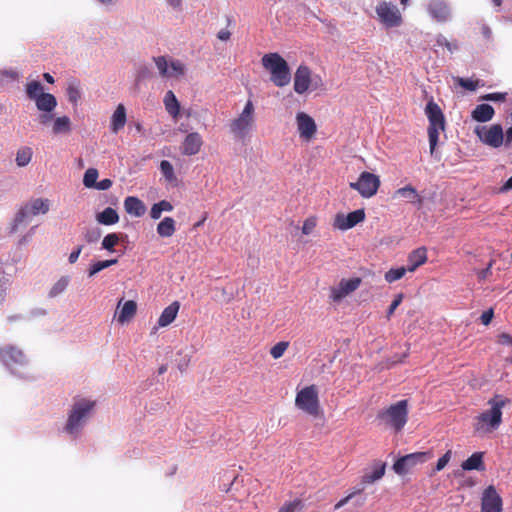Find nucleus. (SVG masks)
Listing matches in <instances>:
<instances>
[{"instance_id":"4d7b16f0","label":"nucleus","mask_w":512,"mask_h":512,"mask_svg":"<svg viewBox=\"0 0 512 512\" xmlns=\"http://www.w3.org/2000/svg\"><path fill=\"white\" fill-rule=\"evenodd\" d=\"M493 316H494V311L492 308H490L481 314L480 320L483 325L488 326L491 323Z\"/></svg>"},{"instance_id":"1a4fd4ad","label":"nucleus","mask_w":512,"mask_h":512,"mask_svg":"<svg viewBox=\"0 0 512 512\" xmlns=\"http://www.w3.org/2000/svg\"><path fill=\"white\" fill-rule=\"evenodd\" d=\"M376 13L380 22L387 28L398 27L402 24V16L399 9L386 1L379 2Z\"/></svg>"},{"instance_id":"13d9d810","label":"nucleus","mask_w":512,"mask_h":512,"mask_svg":"<svg viewBox=\"0 0 512 512\" xmlns=\"http://www.w3.org/2000/svg\"><path fill=\"white\" fill-rule=\"evenodd\" d=\"M163 213V210L162 208L160 207V204L159 202L155 203L152 205L151 209H150V217L153 219V220H157L161 217Z\"/></svg>"},{"instance_id":"69168bd1","label":"nucleus","mask_w":512,"mask_h":512,"mask_svg":"<svg viewBox=\"0 0 512 512\" xmlns=\"http://www.w3.org/2000/svg\"><path fill=\"white\" fill-rule=\"evenodd\" d=\"M159 204L163 212H171L173 210V205L167 200H161Z\"/></svg>"},{"instance_id":"5fc2aeb1","label":"nucleus","mask_w":512,"mask_h":512,"mask_svg":"<svg viewBox=\"0 0 512 512\" xmlns=\"http://www.w3.org/2000/svg\"><path fill=\"white\" fill-rule=\"evenodd\" d=\"M496 341L499 345L509 346V347L512 346V336L509 333H505V332L500 333L497 336Z\"/></svg>"},{"instance_id":"6ab92c4d","label":"nucleus","mask_w":512,"mask_h":512,"mask_svg":"<svg viewBox=\"0 0 512 512\" xmlns=\"http://www.w3.org/2000/svg\"><path fill=\"white\" fill-rule=\"evenodd\" d=\"M203 145L202 136L198 132L189 133L181 145L183 155L192 156L200 152Z\"/></svg>"},{"instance_id":"9d476101","label":"nucleus","mask_w":512,"mask_h":512,"mask_svg":"<svg viewBox=\"0 0 512 512\" xmlns=\"http://www.w3.org/2000/svg\"><path fill=\"white\" fill-rule=\"evenodd\" d=\"M49 211V200L37 198L31 201V203L24 205L17 212L14 219L13 231L17 229V226L21 224L28 216L38 215L40 213L46 214Z\"/></svg>"},{"instance_id":"338daca9","label":"nucleus","mask_w":512,"mask_h":512,"mask_svg":"<svg viewBox=\"0 0 512 512\" xmlns=\"http://www.w3.org/2000/svg\"><path fill=\"white\" fill-rule=\"evenodd\" d=\"M512 189V176L503 184V186L499 189V192L506 193Z\"/></svg>"},{"instance_id":"49530a36","label":"nucleus","mask_w":512,"mask_h":512,"mask_svg":"<svg viewBox=\"0 0 512 512\" xmlns=\"http://www.w3.org/2000/svg\"><path fill=\"white\" fill-rule=\"evenodd\" d=\"M303 503L300 499H295L291 502L285 503L278 512H295L301 510Z\"/></svg>"},{"instance_id":"a19ab883","label":"nucleus","mask_w":512,"mask_h":512,"mask_svg":"<svg viewBox=\"0 0 512 512\" xmlns=\"http://www.w3.org/2000/svg\"><path fill=\"white\" fill-rule=\"evenodd\" d=\"M98 178V171L95 168H89L86 170L83 177V184L87 188H92L96 186Z\"/></svg>"},{"instance_id":"bf43d9fd","label":"nucleus","mask_w":512,"mask_h":512,"mask_svg":"<svg viewBox=\"0 0 512 512\" xmlns=\"http://www.w3.org/2000/svg\"><path fill=\"white\" fill-rule=\"evenodd\" d=\"M437 43L440 46H445L451 52L458 48V45L456 43H451L444 37L438 38Z\"/></svg>"},{"instance_id":"2f4dec72","label":"nucleus","mask_w":512,"mask_h":512,"mask_svg":"<svg viewBox=\"0 0 512 512\" xmlns=\"http://www.w3.org/2000/svg\"><path fill=\"white\" fill-rule=\"evenodd\" d=\"M164 105L167 112L173 117L177 118L180 113V104L172 91H168L164 98Z\"/></svg>"},{"instance_id":"aec40b11","label":"nucleus","mask_w":512,"mask_h":512,"mask_svg":"<svg viewBox=\"0 0 512 512\" xmlns=\"http://www.w3.org/2000/svg\"><path fill=\"white\" fill-rule=\"evenodd\" d=\"M122 299L118 302L117 305V321L120 324L128 323L137 312V304L133 300L126 301L122 307L121 306Z\"/></svg>"},{"instance_id":"a18cd8bd","label":"nucleus","mask_w":512,"mask_h":512,"mask_svg":"<svg viewBox=\"0 0 512 512\" xmlns=\"http://www.w3.org/2000/svg\"><path fill=\"white\" fill-rule=\"evenodd\" d=\"M170 68L171 71H169L168 77H180L185 73V65L179 60L172 61Z\"/></svg>"},{"instance_id":"58836bf2","label":"nucleus","mask_w":512,"mask_h":512,"mask_svg":"<svg viewBox=\"0 0 512 512\" xmlns=\"http://www.w3.org/2000/svg\"><path fill=\"white\" fill-rule=\"evenodd\" d=\"M117 263V259L103 260L97 261L93 263L89 269V276L92 277L98 272L102 271L105 268H108Z\"/></svg>"},{"instance_id":"603ef678","label":"nucleus","mask_w":512,"mask_h":512,"mask_svg":"<svg viewBox=\"0 0 512 512\" xmlns=\"http://www.w3.org/2000/svg\"><path fill=\"white\" fill-rule=\"evenodd\" d=\"M84 237L88 243L97 242L101 237V231L98 228L89 229Z\"/></svg>"},{"instance_id":"4be33fe9","label":"nucleus","mask_w":512,"mask_h":512,"mask_svg":"<svg viewBox=\"0 0 512 512\" xmlns=\"http://www.w3.org/2000/svg\"><path fill=\"white\" fill-rule=\"evenodd\" d=\"M386 470V463L382 461H375L372 465V471H366L361 478V482L363 484H372L378 480H380Z\"/></svg>"},{"instance_id":"dca6fc26","label":"nucleus","mask_w":512,"mask_h":512,"mask_svg":"<svg viewBox=\"0 0 512 512\" xmlns=\"http://www.w3.org/2000/svg\"><path fill=\"white\" fill-rule=\"evenodd\" d=\"M296 124L299 135L302 139L311 140L317 131V126L314 119L305 112H298L296 114Z\"/></svg>"},{"instance_id":"f8f14e48","label":"nucleus","mask_w":512,"mask_h":512,"mask_svg":"<svg viewBox=\"0 0 512 512\" xmlns=\"http://www.w3.org/2000/svg\"><path fill=\"white\" fill-rule=\"evenodd\" d=\"M475 133L483 143L491 147L498 148L503 144L504 134L499 124H494L489 128L477 127Z\"/></svg>"},{"instance_id":"680f3d73","label":"nucleus","mask_w":512,"mask_h":512,"mask_svg":"<svg viewBox=\"0 0 512 512\" xmlns=\"http://www.w3.org/2000/svg\"><path fill=\"white\" fill-rule=\"evenodd\" d=\"M81 251H82V246H78L74 251H72L70 253L69 262L71 264L75 263L78 260Z\"/></svg>"},{"instance_id":"4468645a","label":"nucleus","mask_w":512,"mask_h":512,"mask_svg":"<svg viewBox=\"0 0 512 512\" xmlns=\"http://www.w3.org/2000/svg\"><path fill=\"white\" fill-rule=\"evenodd\" d=\"M365 219V211L364 209H358L348 213L347 215L343 213H338L335 215L333 221V227L342 231H346L355 227L357 224L363 222Z\"/></svg>"},{"instance_id":"39448f33","label":"nucleus","mask_w":512,"mask_h":512,"mask_svg":"<svg viewBox=\"0 0 512 512\" xmlns=\"http://www.w3.org/2000/svg\"><path fill=\"white\" fill-rule=\"evenodd\" d=\"M95 407V401L85 398L76 399L72 405L69 413L65 430L69 434L76 433L81 425L89 417L90 413Z\"/></svg>"},{"instance_id":"c85d7f7f","label":"nucleus","mask_w":512,"mask_h":512,"mask_svg":"<svg viewBox=\"0 0 512 512\" xmlns=\"http://www.w3.org/2000/svg\"><path fill=\"white\" fill-rule=\"evenodd\" d=\"M461 467L463 470L471 471L478 470L484 471L485 465L483 461V452H475L465 461L462 462Z\"/></svg>"},{"instance_id":"2eb2a0df","label":"nucleus","mask_w":512,"mask_h":512,"mask_svg":"<svg viewBox=\"0 0 512 512\" xmlns=\"http://www.w3.org/2000/svg\"><path fill=\"white\" fill-rule=\"evenodd\" d=\"M362 283V279L359 277L351 279H342L337 287H332L330 290V298L333 302H340L350 293L354 292L359 288Z\"/></svg>"},{"instance_id":"ea45409f","label":"nucleus","mask_w":512,"mask_h":512,"mask_svg":"<svg viewBox=\"0 0 512 512\" xmlns=\"http://www.w3.org/2000/svg\"><path fill=\"white\" fill-rule=\"evenodd\" d=\"M456 83L461 86L462 88L469 90V91H475L479 86H483L484 84L481 83L480 80H472L468 78H462L458 77L456 78Z\"/></svg>"},{"instance_id":"412c9836","label":"nucleus","mask_w":512,"mask_h":512,"mask_svg":"<svg viewBox=\"0 0 512 512\" xmlns=\"http://www.w3.org/2000/svg\"><path fill=\"white\" fill-rule=\"evenodd\" d=\"M125 211L135 217H141L146 212V206L142 200L135 196H128L124 200Z\"/></svg>"},{"instance_id":"774afa93","label":"nucleus","mask_w":512,"mask_h":512,"mask_svg":"<svg viewBox=\"0 0 512 512\" xmlns=\"http://www.w3.org/2000/svg\"><path fill=\"white\" fill-rule=\"evenodd\" d=\"M505 136L506 142L510 143L512 141V126L507 129Z\"/></svg>"},{"instance_id":"f03ea898","label":"nucleus","mask_w":512,"mask_h":512,"mask_svg":"<svg viewBox=\"0 0 512 512\" xmlns=\"http://www.w3.org/2000/svg\"><path fill=\"white\" fill-rule=\"evenodd\" d=\"M263 67L270 72L271 81L277 87H284L291 81V72L286 60L278 53H267L262 59Z\"/></svg>"},{"instance_id":"4c0bfd02","label":"nucleus","mask_w":512,"mask_h":512,"mask_svg":"<svg viewBox=\"0 0 512 512\" xmlns=\"http://www.w3.org/2000/svg\"><path fill=\"white\" fill-rule=\"evenodd\" d=\"M160 171L168 182L176 181L173 165L168 160L161 161Z\"/></svg>"},{"instance_id":"f3484780","label":"nucleus","mask_w":512,"mask_h":512,"mask_svg":"<svg viewBox=\"0 0 512 512\" xmlns=\"http://www.w3.org/2000/svg\"><path fill=\"white\" fill-rule=\"evenodd\" d=\"M0 361L7 367L13 368L16 365L26 363L23 352L15 346L0 347Z\"/></svg>"},{"instance_id":"423d86ee","label":"nucleus","mask_w":512,"mask_h":512,"mask_svg":"<svg viewBox=\"0 0 512 512\" xmlns=\"http://www.w3.org/2000/svg\"><path fill=\"white\" fill-rule=\"evenodd\" d=\"M295 405L308 415L319 416L321 408L317 386L312 384L299 390L295 397Z\"/></svg>"},{"instance_id":"393cba45","label":"nucleus","mask_w":512,"mask_h":512,"mask_svg":"<svg viewBox=\"0 0 512 512\" xmlns=\"http://www.w3.org/2000/svg\"><path fill=\"white\" fill-rule=\"evenodd\" d=\"M494 108L489 104H479L471 112V117L477 122H488L494 117Z\"/></svg>"},{"instance_id":"8fccbe9b","label":"nucleus","mask_w":512,"mask_h":512,"mask_svg":"<svg viewBox=\"0 0 512 512\" xmlns=\"http://www.w3.org/2000/svg\"><path fill=\"white\" fill-rule=\"evenodd\" d=\"M507 93L505 92H494L488 93L481 96V100L484 101H493V102H504L506 100Z\"/></svg>"},{"instance_id":"6e6552de","label":"nucleus","mask_w":512,"mask_h":512,"mask_svg":"<svg viewBox=\"0 0 512 512\" xmlns=\"http://www.w3.org/2000/svg\"><path fill=\"white\" fill-rule=\"evenodd\" d=\"M380 184L381 181L379 176L371 172L364 171L359 175L356 182L349 183V187L356 190L363 198H370L377 193Z\"/></svg>"},{"instance_id":"6e6d98bb","label":"nucleus","mask_w":512,"mask_h":512,"mask_svg":"<svg viewBox=\"0 0 512 512\" xmlns=\"http://www.w3.org/2000/svg\"><path fill=\"white\" fill-rule=\"evenodd\" d=\"M362 492V489H359L357 491H354L352 493H350L349 495H347L346 497L342 498L340 501H338L335 506H334V509L335 510H338L340 509L341 507H343L345 504H347L356 494L358 493H361Z\"/></svg>"},{"instance_id":"37998d69","label":"nucleus","mask_w":512,"mask_h":512,"mask_svg":"<svg viewBox=\"0 0 512 512\" xmlns=\"http://www.w3.org/2000/svg\"><path fill=\"white\" fill-rule=\"evenodd\" d=\"M289 343L286 341H280L276 343L271 349L270 354L274 359H279L283 356L285 351L288 349Z\"/></svg>"},{"instance_id":"cd10ccee","label":"nucleus","mask_w":512,"mask_h":512,"mask_svg":"<svg viewBox=\"0 0 512 512\" xmlns=\"http://www.w3.org/2000/svg\"><path fill=\"white\" fill-rule=\"evenodd\" d=\"M35 104L38 110L42 112H52L57 106V100L54 95L44 93L35 98Z\"/></svg>"},{"instance_id":"20e7f679","label":"nucleus","mask_w":512,"mask_h":512,"mask_svg":"<svg viewBox=\"0 0 512 512\" xmlns=\"http://www.w3.org/2000/svg\"><path fill=\"white\" fill-rule=\"evenodd\" d=\"M425 114L428 118V137L430 153L433 154L439 140L440 131L445 130V117L437 103L430 100L425 107Z\"/></svg>"},{"instance_id":"72a5a7b5","label":"nucleus","mask_w":512,"mask_h":512,"mask_svg":"<svg viewBox=\"0 0 512 512\" xmlns=\"http://www.w3.org/2000/svg\"><path fill=\"white\" fill-rule=\"evenodd\" d=\"M71 130L69 117L62 116L54 120L52 131L54 134L68 133Z\"/></svg>"},{"instance_id":"a211bd4d","label":"nucleus","mask_w":512,"mask_h":512,"mask_svg":"<svg viewBox=\"0 0 512 512\" xmlns=\"http://www.w3.org/2000/svg\"><path fill=\"white\" fill-rule=\"evenodd\" d=\"M311 85V70L305 65H300L294 75V90L298 94H304Z\"/></svg>"},{"instance_id":"09e8293b","label":"nucleus","mask_w":512,"mask_h":512,"mask_svg":"<svg viewBox=\"0 0 512 512\" xmlns=\"http://www.w3.org/2000/svg\"><path fill=\"white\" fill-rule=\"evenodd\" d=\"M317 226V218L315 216H310L305 219L302 226V233L304 235H309L313 232L315 227Z\"/></svg>"},{"instance_id":"e2e57ef3","label":"nucleus","mask_w":512,"mask_h":512,"mask_svg":"<svg viewBox=\"0 0 512 512\" xmlns=\"http://www.w3.org/2000/svg\"><path fill=\"white\" fill-rule=\"evenodd\" d=\"M53 118L51 112H44L39 116V122L43 125H47Z\"/></svg>"},{"instance_id":"0e129e2a","label":"nucleus","mask_w":512,"mask_h":512,"mask_svg":"<svg viewBox=\"0 0 512 512\" xmlns=\"http://www.w3.org/2000/svg\"><path fill=\"white\" fill-rule=\"evenodd\" d=\"M231 37V33L227 29H222L217 33V38L221 41H227Z\"/></svg>"},{"instance_id":"0eeeda50","label":"nucleus","mask_w":512,"mask_h":512,"mask_svg":"<svg viewBox=\"0 0 512 512\" xmlns=\"http://www.w3.org/2000/svg\"><path fill=\"white\" fill-rule=\"evenodd\" d=\"M254 125V105L248 100L241 114L230 124L231 132L237 138H244Z\"/></svg>"},{"instance_id":"de8ad7c7","label":"nucleus","mask_w":512,"mask_h":512,"mask_svg":"<svg viewBox=\"0 0 512 512\" xmlns=\"http://www.w3.org/2000/svg\"><path fill=\"white\" fill-rule=\"evenodd\" d=\"M154 62L159 70V73L163 77H168V62L164 56H159L154 58Z\"/></svg>"},{"instance_id":"c03bdc74","label":"nucleus","mask_w":512,"mask_h":512,"mask_svg":"<svg viewBox=\"0 0 512 512\" xmlns=\"http://www.w3.org/2000/svg\"><path fill=\"white\" fill-rule=\"evenodd\" d=\"M68 286V279L62 277L59 279L49 291V297L53 298L61 294Z\"/></svg>"},{"instance_id":"864d4df0","label":"nucleus","mask_w":512,"mask_h":512,"mask_svg":"<svg viewBox=\"0 0 512 512\" xmlns=\"http://www.w3.org/2000/svg\"><path fill=\"white\" fill-rule=\"evenodd\" d=\"M451 454H452L451 450H448L442 457H440L437 461L434 471L438 472V471H441L442 469H444L445 466L450 461Z\"/></svg>"},{"instance_id":"b1692460","label":"nucleus","mask_w":512,"mask_h":512,"mask_svg":"<svg viewBox=\"0 0 512 512\" xmlns=\"http://www.w3.org/2000/svg\"><path fill=\"white\" fill-rule=\"evenodd\" d=\"M180 309V304L177 301L172 302L161 313L158 319L159 327H166L170 325L176 318Z\"/></svg>"},{"instance_id":"7c9ffc66","label":"nucleus","mask_w":512,"mask_h":512,"mask_svg":"<svg viewBox=\"0 0 512 512\" xmlns=\"http://www.w3.org/2000/svg\"><path fill=\"white\" fill-rule=\"evenodd\" d=\"M96 220L103 225H114L119 221V215L115 209L107 207L96 215Z\"/></svg>"},{"instance_id":"5701e85b","label":"nucleus","mask_w":512,"mask_h":512,"mask_svg":"<svg viewBox=\"0 0 512 512\" xmlns=\"http://www.w3.org/2000/svg\"><path fill=\"white\" fill-rule=\"evenodd\" d=\"M427 261V249L425 247H419L413 250L408 255V271L414 272L418 267L425 264Z\"/></svg>"},{"instance_id":"f704fd0d","label":"nucleus","mask_w":512,"mask_h":512,"mask_svg":"<svg viewBox=\"0 0 512 512\" xmlns=\"http://www.w3.org/2000/svg\"><path fill=\"white\" fill-rule=\"evenodd\" d=\"M66 93H67L69 102L76 105L81 98L79 82H77V81L70 82L67 87Z\"/></svg>"},{"instance_id":"7ed1b4c3","label":"nucleus","mask_w":512,"mask_h":512,"mask_svg":"<svg viewBox=\"0 0 512 512\" xmlns=\"http://www.w3.org/2000/svg\"><path fill=\"white\" fill-rule=\"evenodd\" d=\"M377 419L395 433L402 431L408 421V401L400 400L378 412Z\"/></svg>"},{"instance_id":"c756f323","label":"nucleus","mask_w":512,"mask_h":512,"mask_svg":"<svg viewBox=\"0 0 512 512\" xmlns=\"http://www.w3.org/2000/svg\"><path fill=\"white\" fill-rule=\"evenodd\" d=\"M156 230L160 237L169 238L176 231V221L172 217H165L158 223Z\"/></svg>"},{"instance_id":"3c124183","label":"nucleus","mask_w":512,"mask_h":512,"mask_svg":"<svg viewBox=\"0 0 512 512\" xmlns=\"http://www.w3.org/2000/svg\"><path fill=\"white\" fill-rule=\"evenodd\" d=\"M403 298H404L403 293H399L395 296L394 300L390 304L388 311H387L386 317L388 320L393 315V313L397 309V307L402 303Z\"/></svg>"},{"instance_id":"e433bc0d","label":"nucleus","mask_w":512,"mask_h":512,"mask_svg":"<svg viewBox=\"0 0 512 512\" xmlns=\"http://www.w3.org/2000/svg\"><path fill=\"white\" fill-rule=\"evenodd\" d=\"M407 271H408V267L407 268H405V267L391 268L385 273L384 278H385L386 282L393 283V282L403 278Z\"/></svg>"},{"instance_id":"f257e3e1","label":"nucleus","mask_w":512,"mask_h":512,"mask_svg":"<svg viewBox=\"0 0 512 512\" xmlns=\"http://www.w3.org/2000/svg\"><path fill=\"white\" fill-rule=\"evenodd\" d=\"M509 402L508 399L500 395H495L488 400L489 409L481 412L473 419L474 434L484 436L498 430L502 424V409Z\"/></svg>"},{"instance_id":"ddd939ff","label":"nucleus","mask_w":512,"mask_h":512,"mask_svg":"<svg viewBox=\"0 0 512 512\" xmlns=\"http://www.w3.org/2000/svg\"><path fill=\"white\" fill-rule=\"evenodd\" d=\"M503 500L494 485L486 487L481 496L480 512H502Z\"/></svg>"},{"instance_id":"a878e982","label":"nucleus","mask_w":512,"mask_h":512,"mask_svg":"<svg viewBox=\"0 0 512 512\" xmlns=\"http://www.w3.org/2000/svg\"><path fill=\"white\" fill-rule=\"evenodd\" d=\"M395 194L405 198L409 203L417 204L421 207L423 204V197L417 192L412 185H406L396 190Z\"/></svg>"},{"instance_id":"c9c22d12","label":"nucleus","mask_w":512,"mask_h":512,"mask_svg":"<svg viewBox=\"0 0 512 512\" xmlns=\"http://www.w3.org/2000/svg\"><path fill=\"white\" fill-rule=\"evenodd\" d=\"M26 94L30 100L35 101V98L44 94L42 84L39 81L28 82L26 84Z\"/></svg>"},{"instance_id":"473e14b6","label":"nucleus","mask_w":512,"mask_h":512,"mask_svg":"<svg viewBox=\"0 0 512 512\" xmlns=\"http://www.w3.org/2000/svg\"><path fill=\"white\" fill-rule=\"evenodd\" d=\"M33 151L30 147L24 146L18 149L16 153V164L19 167L27 166L32 159Z\"/></svg>"},{"instance_id":"052dcab7","label":"nucleus","mask_w":512,"mask_h":512,"mask_svg":"<svg viewBox=\"0 0 512 512\" xmlns=\"http://www.w3.org/2000/svg\"><path fill=\"white\" fill-rule=\"evenodd\" d=\"M113 182L112 180L105 178L101 181L97 182L95 188L98 190H108L112 186Z\"/></svg>"},{"instance_id":"9b49d317","label":"nucleus","mask_w":512,"mask_h":512,"mask_svg":"<svg viewBox=\"0 0 512 512\" xmlns=\"http://www.w3.org/2000/svg\"><path fill=\"white\" fill-rule=\"evenodd\" d=\"M431 458L429 452H415L400 457L394 464L393 470L398 475L407 474L411 468L419 463H425Z\"/></svg>"},{"instance_id":"79ce46f5","label":"nucleus","mask_w":512,"mask_h":512,"mask_svg":"<svg viewBox=\"0 0 512 512\" xmlns=\"http://www.w3.org/2000/svg\"><path fill=\"white\" fill-rule=\"evenodd\" d=\"M119 242V236L116 233L106 235L102 241V248L110 252L114 251L115 245Z\"/></svg>"},{"instance_id":"bb28decb","label":"nucleus","mask_w":512,"mask_h":512,"mask_svg":"<svg viewBox=\"0 0 512 512\" xmlns=\"http://www.w3.org/2000/svg\"><path fill=\"white\" fill-rule=\"evenodd\" d=\"M125 124L126 109L123 104H119L111 117V131L116 134L124 128Z\"/></svg>"}]
</instances>
